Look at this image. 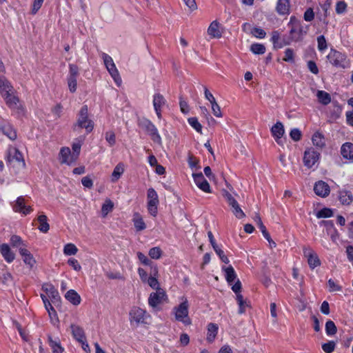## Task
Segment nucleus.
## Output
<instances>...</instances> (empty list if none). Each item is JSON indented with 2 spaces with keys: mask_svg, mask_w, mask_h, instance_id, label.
I'll use <instances>...</instances> for the list:
<instances>
[{
  "mask_svg": "<svg viewBox=\"0 0 353 353\" xmlns=\"http://www.w3.org/2000/svg\"><path fill=\"white\" fill-rule=\"evenodd\" d=\"M326 58L329 63L336 68L345 69L349 65L347 55L336 49L331 48Z\"/></svg>",
  "mask_w": 353,
  "mask_h": 353,
  "instance_id": "nucleus-1",
  "label": "nucleus"
},
{
  "mask_svg": "<svg viewBox=\"0 0 353 353\" xmlns=\"http://www.w3.org/2000/svg\"><path fill=\"white\" fill-rule=\"evenodd\" d=\"M138 125L150 137L154 143L159 145L162 144V139L157 127L149 119L143 118L139 120Z\"/></svg>",
  "mask_w": 353,
  "mask_h": 353,
  "instance_id": "nucleus-2",
  "label": "nucleus"
},
{
  "mask_svg": "<svg viewBox=\"0 0 353 353\" xmlns=\"http://www.w3.org/2000/svg\"><path fill=\"white\" fill-rule=\"evenodd\" d=\"M77 126L80 128H85L87 133H90L93 130L94 122L88 118V108L86 105L81 107L77 123L74 126V130L76 129Z\"/></svg>",
  "mask_w": 353,
  "mask_h": 353,
  "instance_id": "nucleus-3",
  "label": "nucleus"
},
{
  "mask_svg": "<svg viewBox=\"0 0 353 353\" xmlns=\"http://www.w3.org/2000/svg\"><path fill=\"white\" fill-rule=\"evenodd\" d=\"M101 57L108 72L113 78L116 84L119 86L122 81L112 58L105 52H102Z\"/></svg>",
  "mask_w": 353,
  "mask_h": 353,
  "instance_id": "nucleus-4",
  "label": "nucleus"
},
{
  "mask_svg": "<svg viewBox=\"0 0 353 353\" xmlns=\"http://www.w3.org/2000/svg\"><path fill=\"white\" fill-rule=\"evenodd\" d=\"M7 162L12 168H23L26 165L22 153L17 148L9 150Z\"/></svg>",
  "mask_w": 353,
  "mask_h": 353,
  "instance_id": "nucleus-5",
  "label": "nucleus"
},
{
  "mask_svg": "<svg viewBox=\"0 0 353 353\" xmlns=\"http://www.w3.org/2000/svg\"><path fill=\"white\" fill-rule=\"evenodd\" d=\"M69 72L67 76V83L70 92L74 93L77 88V77L79 74V67L73 63L69 64Z\"/></svg>",
  "mask_w": 353,
  "mask_h": 353,
  "instance_id": "nucleus-6",
  "label": "nucleus"
},
{
  "mask_svg": "<svg viewBox=\"0 0 353 353\" xmlns=\"http://www.w3.org/2000/svg\"><path fill=\"white\" fill-rule=\"evenodd\" d=\"M147 197L148 210L152 216H156L157 214V205L159 204V197L157 192L154 188H150L148 189Z\"/></svg>",
  "mask_w": 353,
  "mask_h": 353,
  "instance_id": "nucleus-7",
  "label": "nucleus"
},
{
  "mask_svg": "<svg viewBox=\"0 0 353 353\" xmlns=\"http://www.w3.org/2000/svg\"><path fill=\"white\" fill-rule=\"evenodd\" d=\"M175 310L176 320L183 322L186 325L191 324V320L188 317V303L187 301L181 303Z\"/></svg>",
  "mask_w": 353,
  "mask_h": 353,
  "instance_id": "nucleus-8",
  "label": "nucleus"
},
{
  "mask_svg": "<svg viewBox=\"0 0 353 353\" xmlns=\"http://www.w3.org/2000/svg\"><path fill=\"white\" fill-rule=\"evenodd\" d=\"M289 26H292L290 34L293 40H299L303 34L307 33V30L304 29L303 26L299 21H296L294 17L290 18Z\"/></svg>",
  "mask_w": 353,
  "mask_h": 353,
  "instance_id": "nucleus-9",
  "label": "nucleus"
},
{
  "mask_svg": "<svg viewBox=\"0 0 353 353\" xmlns=\"http://www.w3.org/2000/svg\"><path fill=\"white\" fill-rule=\"evenodd\" d=\"M223 196L226 199L228 203L231 207V210L234 216L238 219L243 218L245 214L240 208L236 200L233 197V196L228 192V191H225L223 193Z\"/></svg>",
  "mask_w": 353,
  "mask_h": 353,
  "instance_id": "nucleus-10",
  "label": "nucleus"
},
{
  "mask_svg": "<svg viewBox=\"0 0 353 353\" xmlns=\"http://www.w3.org/2000/svg\"><path fill=\"white\" fill-rule=\"evenodd\" d=\"M320 153L313 148L307 149L304 152L303 163L307 168H312L319 160Z\"/></svg>",
  "mask_w": 353,
  "mask_h": 353,
  "instance_id": "nucleus-11",
  "label": "nucleus"
},
{
  "mask_svg": "<svg viewBox=\"0 0 353 353\" xmlns=\"http://www.w3.org/2000/svg\"><path fill=\"white\" fill-rule=\"evenodd\" d=\"M146 312L139 307H133L130 311V321L131 323L134 322L137 325L140 323H145V317Z\"/></svg>",
  "mask_w": 353,
  "mask_h": 353,
  "instance_id": "nucleus-12",
  "label": "nucleus"
},
{
  "mask_svg": "<svg viewBox=\"0 0 353 353\" xmlns=\"http://www.w3.org/2000/svg\"><path fill=\"white\" fill-rule=\"evenodd\" d=\"M304 256L307 258L310 268L314 269L321 265V261L316 253L310 248H303Z\"/></svg>",
  "mask_w": 353,
  "mask_h": 353,
  "instance_id": "nucleus-13",
  "label": "nucleus"
},
{
  "mask_svg": "<svg viewBox=\"0 0 353 353\" xmlns=\"http://www.w3.org/2000/svg\"><path fill=\"white\" fill-rule=\"evenodd\" d=\"M166 298L165 292L159 289L155 292H152L148 298V304L152 308H156Z\"/></svg>",
  "mask_w": 353,
  "mask_h": 353,
  "instance_id": "nucleus-14",
  "label": "nucleus"
},
{
  "mask_svg": "<svg viewBox=\"0 0 353 353\" xmlns=\"http://www.w3.org/2000/svg\"><path fill=\"white\" fill-rule=\"evenodd\" d=\"M12 208L14 212L22 213L24 215H27L32 211L31 206L26 205L25 199L23 196L17 198Z\"/></svg>",
  "mask_w": 353,
  "mask_h": 353,
  "instance_id": "nucleus-15",
  "label": "nucleus"
},
{
  "mask_svg": "<svg viewBox=\"0 0 353 353\" xmlns=\"http://www.w3.org/2000/svg\"><path fill=\"white\" fill-rule=\"evenodd\" d=\"M194 181L197 185V187L201 189L202 191L205 192H210V186L209 183L207 181V180L204 178L203 174L201 172L200 173H196L192 174Z\"/></svg>",
  "mask_w": 353,
  "mask_h": 353,
  "instance_id": "nucleus-16",
  "label": "nucleus"
},
{
  "mask_svg": "<svg viewBox=\"0 0 353 353\" xmlns=\"http://www.w3.org/2000/svg\"><path fill=\"white\" fill-rule=\"evenodd\" d=\"M314 191L316 195L324 198L329 195L330 188L326 182L323 181H319L316 182L314 185Z\"/></svg>",
  "mask_w": 353,
  "mask_h": 353,
  "instance_id": "nucleus-17",
  "label": "nucleus"
},
{
  "mask_svg": "<svg viewBox=\"0 0 353 353\" xmlns=\"http://www.w3.org/2000/svg\"><path fill=\"white\" fill-rule=\"evenodd\" d=\"M271 132L274 138L275 139L276 142L282 145L281 137L283 136L285 130L283 125L281 122L277 121L271 128Z\"/></svg>",
  "mask_w": 353,
  "mask_h": 353,
  "instance_id": "nucleus-18",
  "label": "nucleus"
},
{
  "mask_svg": "<svg viewBox=\"0 0 353 353\" xmlns=\"http://www.w3.org/2000/svg\"><path fill=\"white\" fill-rule=\"evenodd\" d=\"M42 290L46 292L53 303L60 301L59 292L52 284L44 283L42 285Z\"/></svg>",
  "mask_w": 353,
  "mask_h": 353,
  "instance_id": "nucleus-19",
  "label": "nucleus"
},
{
  "mask_svg": "<svg viewBox=\"0 0 353 353\" xmlns=\"http://www.w3.org/2000/svg\"><path fill=\"white\" fill-rule=\"evenodd\" d=\"M0 253L7 263H12L15 259V254L6 243L0 245Z\"/></svg>",
  "mask_w": 353,
  "mask_h": 353,
  "instance_id": "nucleus-20",
  "label": "nucleus"
},
{
  "mask_svg": "<svg viewBox=\"0 0 353 353\" xmlns=\"http://www.w3.org/2000/svg\"><path fill=\"white\" fill-rule=\"evenodd\" d=\"M341 154L345 159L353 161V143L346 142L341 148Z\"/></svg>",
  "mask_w": 353,
  "mask_h": 353,
  "instance_id": "nucleus-21",
  "label": "nucleus"
},
{
  "mask_svg": "<svg viewBox=\"0 0 353 353\" xmlns=\"http://www.w3.org/2000/svg\"><path fill=\"white\" fill-rule=\"evenodd\" d=\"M61 163L70 165L75 161H72V154H71L70 149L68 147L61 148L59 152Z\"/></svg>",
  "mask_w": 353,
  "mask_h": 353,
  "instance_id": "nucleus-22",
  "label": "nucleus"
},
{
  "mask_svg": "<svg viewBox=\"0 0 353 353\" xmlns=\"http://www.w3.org/2000/svg\"><path fill=\"white\" fill-rule=\"evenodd\" d=\"M14 91L10 82L3 75H0V93L1 96L8 94L9 92Z\"/></svg>",
  "mask_w": 353,
  "mask_h": 353,
  "instance_id": "nucleus-23",
  "label": "nucleus"
},
{
  "mask_svg": "<svg viewBox=\"0 0 353 353\" xmlns=\"http://www.w3.org/2000/svg\"><path fill=\"white\" fill-rule=\"evenodd\" d=\"M290 0H278L276 10L280 15L288 14L290 13Z\"/></svg>",
  "mask_w": 353,
  "mask_h": 353,
  "instance_id": "nucleus-24",
  "label": "nucleus"
},
{
  "mask_svg": "<svg viewBox=\"0 0 353 353\" xmlns=\"http://www.w3.org/2000/svg\"><path fill=\"white\" fill-rule=\"evenodd\" d=\"M70 329L73 337L78 341L82 342L85 339L83 329L79 325L75 324L70 325Z\"/></svg>",
  "mask_w": 353,
  "mask_h": 353,
  "instance_id": "nucleus-25",
  "label": "nucleus"
},
{
  "mask_svg": "<svg viewBox=\"0 0 353 353\" xmlns=\"http://www.w3.org/2000/svg\"><path fill=\"white\" fill-rule=\"evenodd\" d=\"M222 270L225 272V278L230 285H232L236 279V274L232 265L223 266Z\"/></svg>",
  "mask_w": 353,
  "mask_h": 353,
  "instance_id": "nucleus-26",
  "label": "nucleus"
},
{
  "mask_svg": "<svg viewBox=\"0 0 353 353\" xmlns=\"http://www.w3.org/2000/svg\"><path fill=\"white\" fill-rule=\"evenodd\" d=\"M84 139L81 137L75 139V141L72 144V161H77L81 151V148L83 144Z\"/></svg>",
  "mask_w": 353,
  "mask_h": 353,
  "instance_id": "nucleus-27",
  "label": "nucleus"
},
{
  "mask_svg": "<svg viewBox=\"0 0 353 353\" xmlns=\"http://www.w3.org/2000/svg\"><path fill=\"white\" fill-rule=\"evenodd\" d=\"M1 130L7 136L10 140H15L17 139V132L10 123H5L1 126Z\"/></svg>",
  "mask_w": 353,
  "mask_h": 353,
  "instance_id": "nucleus-28",
  "label": "nucleus"
},
{
  "mask_svg": "<svg viewBox=\"0 0 353 353\" xmlns=\"http://www.w3.org/2000/svg\"><path fill=\"white\" fill-rule=\"evenodd\" d=\"M208 33L212 38H220L221 32L219 30V23L216 21H212L208 27Z\"/></svg>",
  "mask_w": 353,
  "mask_h": 353,
  "instance_id": "nucleus-29",
  "label": "nucleus"
},
{
  "mask_svg": "<svg viewBox=\"0 0 353 353\" xmlns=\"http://www.w3.org/2000/svg\"><path fill=\"white\" fill-rule=\"evenodd\" d=\"M65 299L74 305H78L81 303V297L79 294L74 290H68L65 295Z\"/></svg>",
  "mask_w": 353,
  "mask_h": 353,
  "instance_id": "nucleus-30",
  "label": "nucleus"
},
{
  "mask_svg": "<svg viewBox=\"0 0 353 353\" xmlns=\"http://www.w3.org/2000/svg\"><path fill=\"white\" fill-rule=\"evenodd\" d=\"M312 143L316 147L322 149L325 146V137L323 134L319 132H316L312 138Z\"/></svg>",
  "mask_w": 353,
  "mask_h": 353,
  "instance_id": "nucleus-31",
  "label": "nucleus"
},
{
  "mask_svg": "<svg viewBox=\"0 0 353 353\" xmlns=\"http://www.w3.org/2000/svg\"><path fill=\"white\" fill-rule=\"evenodd\" d=\"M218 332V326L216 324L210 323L208 325V334H207V341L209 343H212L217 334Z\"/></svg>",
  "mask_w": 353,
  "mask_h": 353,
  "instance_id": "nucleus-32",
  "label": "nucleus"
},
{
  "mask_svg": "<svg viewBox=\"0 0 353 353\" xmlns=\"http://www.w3.org/2000/svg\"><path fill=\"white\" fill-rule=\"evenodd\" d=\"M37 221L39 223L38 229L43 233H47L50 229V225L48 223V218L45 214L39 215L37 217Z\"/></svg>",
  "mask_w": 353,
  "mask_h": 353,
  "instance_id": "nucleus-33",
  "label": "nucleus"
},
{
  "mask_svg": "<svg viewBox=\"0 0 353 353\" xmlns=\"http://www.w3.org/2000/svg\"><path fill=\"white\" fill-rule=\"evenodd\" d=\"M132 221L137 231H142L145 229V223L139 213L134 214Z\"/></svg>",
  "mask_w": 353,
  "mask_h": 353,
  "instance_id": "nucleus-34",
  "label": "nucleus"
},
{
  "mask_svg": "<svg viewBox=\"0 0 353 353\" xmlns=\"http://www.w3.org/2000/svg\"><path fill=\"white\" fill-rule=\"evenodd\" d=\"M13 92H10L8 94H5L3 96L4 98L6 104L10 108H16L17 107V104L19 103V98L13 94Z\"/></svg>",
  "mask_w": 353,
  "mask_h": 353,
  "instance_id": "nucleus-35",
  "label": "nucleus"
},
{
  "mask_svg": "<svg viewBox=\"0 0 353 353\" xmlns=\"http://www.w3.org/2000/svg\"><path fill=\"white\" fill-rule=\"evenodd\" d=\"M236 300L239 305L238 314H242L245 313L246 307H250L249 302L243 299L242 294H237Z\"/></svg>",
  "mask_w": 353,
  "mask_h": 353,
  "instance_id": "nucleus-36",
  "label": "nucleus"
},
{
  "mask_svg": "<svg viewBox=\"0 0 353 353\" xmlns=\"http://www.w3.org/2000/svg\"><path fill=\"white\" fill-rule=\"evenodd\" d=\"M49 345L52 350L53 353H63L64 351L63 347L61 345L59 339L53 340L51 336H48Z\"/></svg>",
  "mask_w": 353,
  "mask_h": 353,
  "instance_id": "nucleus-37",
  "label": "nucleus"
},
{
  "mask_svg": "<svg viewBox=\"0 0 353 353\" xmlns=\"http://www.w3.org/2000/svg\"><path fill=\"white\" fill-rule=\"evenodd\" d=\"M124 172V165L122 163H118L114 168L111 180L112 182H116L122 175Z\"/></svg>",
  "mask_w": 353,
  "mask_h": 353,
  "instance_id": "nucleus-38",
  "label": "nucleus"
},
{
  "mask_svg": "<svg viewBox=\"0 0 353 353\" xmlns=\"http://www.w3.org/2000/svg\"><path fill=\"white\" fill-rule=\"evenodd\" d=\"M319 101L323 105H327L331 102V97L329 93L319 90L316 94Z\"/></svg>",
  "mask_w": 353,
  "mask_h": 353,
  "instance_id": "nucleus-39",
  "label": "nucleus"
},
{
  "mask_svg": "<svg viewBox=\"0 0 353 353\" xmlns=\"http://www.w3.org/2000/svg\"><path fill=\"white\" fill-rule=\"evenodd\" d=\"M165 99L161 94H155L153 99V105L155 110L161 109L165 104Z\"/></svg>",
  "mask_w": 353,
  "mask_h": 353,
  "instance_id": "nucleus-40",
  "label": "nucleus"
},
{
  "mask_svg": "<svg viewBox=\"0 0 353 353\" xmlns=\"http://www.w3.org/2000/svg\"><path fill=\"white\" fill-rule=\"evenodd\" d=\"M114 208V203L113 202L109 199H105L104 203L102 205L101 207V214L103 217H105L108 214L112 211Z\"/></svg>",
  "mask_w": 353,
  "mask_h": 353,
  "instance_id": "nucleus-41",
  "label": "nucleus"
},
{
  "mask_svg": "<svg viewBox=\"0 0 353 353\" xmlns=\"http://www.w3.org/2000/svg\"><path fill=\"white\" fill-rule=\"evenodd\" d=\"M339 200L343 205H350L353 201L352 194L350 192L342 191L340 192Z\"/></svg>",
  "mask_w": 353,
  "mask_h": 353,
  "instance_id": "nucleus-42",
  "label": "nucleus"
},
{
  "mask_svg": "<svg viewBox=\"0 0 353 353\" xmlns=\"http://www.w3.org/2000/svg\"><path fill=\"white\" fill-rule=\"evenodd\" d=\"M280 40V33L279 31L275 30L272 32L271 41L273 43L274 48L279 49L281 48L283 46V44L279 41Z\"/></svg>",
  "mask_w": 353,
  "mask_h": 353,
  "instance_id": "nucleus-43",
  "label": "nucleus"
},
{
  "mask_svg": "<svg viewBox=\"0 0 353 353\" xmlns=\"http://www.w3.org/2000/svg\"><path fill=\"white\" fill-rule=\"evenodd\" d=\"M325 333L327 336H333L337 332V327L335 323L331 321L328 320L325 323Z\"/></svg>",
  "mask_w": 353,
  "mask_h": 353,
  "instance_id": "nucleus-44",
  "label": "nucleus"
},
{
  "mask_svg": "<svg viewBox=\"0 0 353 353\" xmlns=\"http://www.w3.org/2000/svg\"><path fill=\"white\" fill-rule=\"evenodd\" d=\"M10 243L12 247L20 248V247L27 246L22 239L18 235H12L10 237Z\"/></svg>",
  "mask_w": 353,
  "mask_h": 353,
  "instance_id": "nucleus-45",
  "label": "nucleus"
},
{
  "mask_svg": "<svg viewBox=\"0 0 353 353\" xmlns=\"http://www.w3.org/2000/svg\"><path fill=\"white\" fill-rule=\"evenodd\" d=\"M251 52L254 54H263L265 52V47L261 43H253L250 46Z\"/></svg>",
  "mask_w": 353,
  "mask_h": 353,
  "instance_id": "nucleus-46",
  "label": "nucleus"
},
{
  "mask_svg": "<svg viewBox=\"0 0 353 353\" xmlns=\"http://www.w3.org/2000/svg\"><path fill=\"white\" fill-rule=\"evenodd\" d=\"M78 252V248L73 243H68L63 248V253L67 256L75 255Z\"/></svg>",
  "mask_w": 353,
  "mask_h": 353,
  "instance_id": "nucleus-47",
  "label": "nucleus"
},
{
  "mask_svg": "<svg viewBox=\"0 0 353 353\" xmlns=\"http://www.w3.org/2000/svg\"><path fill=\"white\" fill-rule=\"evenodd\" d=\"M188 123L198 132H202V125L199 122L196 117H190L188 119Z\"/></svg>",
  "mask_w": 353,
  "mask_h": 353,
  "instance_id": "nucleus-48",
  "label": "nucleus"
},
{
  "mask_svg": "<svg viewBox=\"0 0 353 353\" xmlns=\"http://www.w3.org/2000/svg\"><path fill=\"white\" fill-rule=\"evenodd\" d=\"M332 215H333L332 210L331 209L327 208H324L320 210L316 213V217L319 219L328 218V217H331Z\"/></svg>",
  "mask_w": 353,
  "mask_h": 353,
  "instance_id": "nucleus-49",
  "label": "nucleus"
},
{
  "mask_svg": "<svg viewBox=\"0 0 353 353\" xmlns=\"http://www.w3.org/2000/svg\"><path fill=\"white\" fill-rule=\"evenodd\" d=\"M336 347V343L334 341H330L327 343L322 344V350L325 353H332Z\"/></svg>",
  "mask_w": 353,
  "mask_h": 353,
  "instance_id": "nucleus-50",
  "label": "nucleus"
},
{
  "mask_svg": "<svg viewBox=\"0 0 353 353\" xmlns=\"http://www.w3.org/2000/svg\"><path fill=\"white\" fill-rule=\"evenodd\" d=\"M283 60L285 62L294 63V50L291 48H287L285 51V56Z\"/></svg>",
  "mask_w": 353,
  "mask_h": 353,
  "instance_id": "nucleus-51",
  "label": "nucleus"
},
{
  "mask_svg": "<svg viewBox=\"0 0 353 353\" xmlns=\"http://www.w3.org/2000/svg\"><path fill=\"white\" fill-rule=\"evenodd\" d=\"M162 251L159 247L152 248L149 250V256L153 259H159L161 256Z\"/></svg>",
  "mask_w": 353,
  "mask_h": 353,
  "instance_id": "nucleus-52",
  "label": "nucleus"
},
{
  "mask_svg": "<svg viewBox=\"0 0 353 353\" xmlns=\"http://www.w3.org/2000/svg\"><path fill=\"white\" fill-rule=\"evenodd\" d=\"M318 50L321 52L325 50L327 48V41L323 35L317 37Z\"/></svg>",
  "mask_w": 353,
  "mask_h": 353,
  "instance_id": "nucleus-53",
  "label": "nucleus"
},
{
  "mask_svg": "<svg viewBox=\"0 0 353 353\" xmlns=\"http://www.w3.org/2000/svg\"><path fill=\"white\" fill-rule=\"evenodd\" d=\"M319 224L320 225L326 228L327 234H329L330 232H334V233H336V230H335L334 223L332 221H321Z\"/></svg>",
  "mask_w": 353,
  "mask_h": 353,
  "instance_id": "nucleus-54",
  "label": "nucleus"
},
{
  "mask_svg": "<svg viewBox=\"0 0 353 353\" xmlns=\"http://www.w3.org/2000/svg\"><path fill=\"white\" fill-rule=\"evenodd\" d=\"M105 140L110 146H112L116 143V137L113 131H108L105 133Z\"/></svg>",
  "mask_w": 353,
  "mask_h": 353,
  "instance_id": "nucleus-55",
  "label": "nucleus"
},
{
  "mask_svg": "<svg viewBox=\"0 0 353 353\" xmlns=\"http://www.w3.org/2000/svg\"><path fill=\"white\" fill-rule=\"evenodd\" d=\"M252 34L256 38L263 39L266 35V32L261 28H254Z\"/></svg>",
  "mask_w": 353,
  "mask_h": 353,
  "instance_id": "nucleus-56",
  "label": "nucleus"
},
{
  "mask_svg": "<svg viewBox=\"0 0 353 353\" xmlns=\"http://www.w3.org/2000/svg\"><path fill=\"white\" fill-rule=\"evenodd\" d=\"M291 139L295 141H298L301 139V132L298 128L292 129L290 132Z\"/></svg>",
  "mask_w": 353,
  "mask_h": 353,
  "instance_id": "nucleus-57",
  "label": "nucleus"
},
{
  "mask_svg": "<svg viewBox=\"0 0 353 353\" xmlns=\"http://www.w3.org/2000/svg\"><path fill=\"white\" fill-rule=\"evenodd\" d=\"M44 0H34L32 5L31 14H35L41 8Z\"/></svg>",
  "mask_w": 353,
  "mask_h": 353,
  "instance_id": "nucleus-58",
  "label": "nucleus"
},
{
  "mask_svg": "<svg viewBox=\"0 0 353 353\" xmlns=\"http://www.w3.org/2000/svg\"><path fill=\"white\" fill-rule=\"evenodd\" d=\"M146 282L152 288L155 289L157 290L160 289L159 281L155 277H148V279L146 280Z\"/></svg>",
  "mask_w": 353,
  "mask_h": 353,
  "instance_id": "nucleus-59",
  "label": "nucleus"
},
{
  "mask_svg": "<svg viewBox=\"0 0 353 353\" xmlns=\"http://www.w3.org/2000/svg\"><path fill=\"white\" fill-rule=\"evenodd\" d=\"M23 261L30 268H32L36 263V261L34 259V256L31 253L30 254H28L27 256L23 257Z\"/></svg>",
  "mask_w": 353,
  "mask_h": 353,
  "instance_id": "nucleus-60",
  "label": "nucleus"
},
{
  "mask_svg": "<svg viewBox=\"0 0 353 353\" xmlns=\"http://www.w3.org/2000/svg\"><path fill=\"white\" fill-rule=\"evenodd\" d=\"M347 4L344 1H338L336 5V12L339 14L345 12Z\"/></svg>",
  "mask_w": 353,
  "mask_h": 353,
  "instance_id": "nucleus-61",
  "label": "nucleus"
},
{
  "mask_svg": "<svg viewBox=\"0 0 353 353\" xmlns=\"http://www.w3.org/2000/svg\"><path fill=\"white\" fill-rule=\"evenodd\" d=\"M303 18L306 21H312L314 18V12L311 8H307L304 12Z\"/></svg>",
  "mask_w": 353,
  "mask_h": 353,
  "instance_id": "nucleus-62",
  "label": "nucleus"
},
{
  "mask_svg": "<svg viewBox=\"0 0 353 353\" xmlns=\"http://www.w3.org/2000/svg\"><path fill=\"white\" fill-rule=\"evenodd\" d=\"M327 285L329 288L330 292H336L341 291V287L337 285L332 279H329L327 282Z\"/></svg>",
  "mask_w": 353,
  "mask_h": 353,
  "instance_id": "nucleus-63",
  "label": "nucleus"
},
{
  "mask_svg": "<svg viewBox=\"0 0 353 353\" xmlns=\"http://www.w3.org/2000/svg\"><path fill=\"white\" fill-rule=\"evenodd\" d=\"M68 263L72 267V268L76 271H79L81 269V267L78 262V261L74 258H70L68 261Z\"/></svg>",
  "mask_w": 353,
  "mask_h": 353,
  "instance_id": "nucleus-64",
  "label": "nucleus"
}]
</instances>
